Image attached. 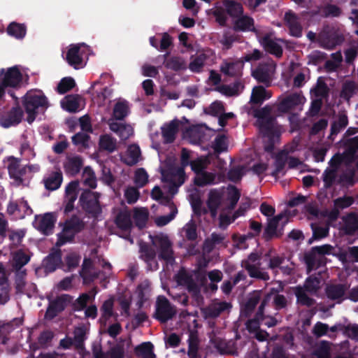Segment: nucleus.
I'll use <instances>...</instances> for the list:
<instances>
[{
	"mask_svg": "<svg viewBox=\"0 0 358 358\" xmlns=\"http://www.w3.org/2000/svg\"><path fill=\"white\" fill-rule=\"evenodd\" d=\"M240 192L234 186H229L226 190L212 189L208 194L207 206L211 216L215 218L220 211L219 226L226 228L236 217L241 215L237 212L233 217L228 214V211L234 208L240 198Z\"/></svg>",
	"mask_w": 358,
	"mask_h": 358,
	"instance_id": "nucleus-1",
	"label": "nucleus"
},
{
	"mask_svg": "<svg viewBox=\"0 0 358 358\" xmlns=\"http://www.w3.org/2000/svg\"><path fill=\"white\" fill-rule=\"evenodd\" d=\"M22 105L27 114V121L29 124L34 121L38 113L49 106L47 98L40 90L28 91L22 97Z\"/></svg>",
	"mask_w": 358,
	"mask_h": 358,
	"instance_id": "nucleus-2",
	"label": "nucleus"
},
{
	"mask_svg": "<svg viewBox=\"0 0 358 358\" xmlns=\"http://www.w3.org/2000/svg\"><path fill=\"white\" fill-rule=\"evenodd\" d=\"M271 108L266 106L255 111V116L257 118V124L260 132L268 139L277 138L279 135V129L275 120L270 117Z\"/></svg>",
	"mask_w": 358,
	"mask_h": 358,
	"instance_id": "nucleus-3",
	"label": "nucleus"
},
{
	"mask_svg": "<svg viewBox=\"0 0 358 358\" xmlns=\"http://www.w3.org/2000/svg\"><path fill=\"white\" fill-rule=\"evenodd\" d=\"M22 81V73L17 66H13L0 70V83L8 89V93L15 100L17 98L10 89L20 87Z\"/></svg>",
	"mask_w": 358,
	"mask_h": 358,
	"instance_id": "nucleus-4",
	"label": "nucleus"
},
{
	"mask_svg": "<svg viewBox=\"0 0 358 358\" xmlns=\"http://www.w3.org/2000/svg\"><path fill=\"white\" fill-rule=\"evenodd\" d=\"M161 173L164 181L169 182L173 186H180L185 181L182 168L176 166L171 159L161 166Z\"/></svg>",
	"mask_w": 358,
	"mask_h": 358,
	"instance_id": "nucleus-5",
	"label": "nucleus"
},
{
	"mask_svg": "<svg viewBox=\"0 0 358 358\" xmlns=\"http://www.w3.org/2000/svg\"><path fill=\"white\" fill-rule=\"evenodd\" d=\"M87 47L84 43L71 45L66 55L68 63L75 69L83 68L85 65Z\"/></svg>",
	"mask_w": 358,
	"mask_h": 358,
	"instance_id": "nucleus-6",
	"label": "nucleus"
},
{
	"mask_svg": "<svg viewBox=\"0 0 358 358\" xmlns=\"http://www.w3.org/2000/svg\"><path fill=\"white\" fill-rule=\"evenodd\" d=\"M83 227V224L77 217H73L70 220L65 222L62 231L57 235V241L56 245L57 246L70 242L74 235L78 232Z\"/></svg>",
	"mask_w": 358,
	"mask_h": 358,
	"instance_id": "nucleus-7",
	"label": "nucleus"
},
{
	"mask_svg": "<svg viewBox=\"0 0 358 358\" xmlns=\"http://www.w3.org/2000/svg\"><path fill=\"white\" fill-rule=\"evenodd\" d=\"M332 250L333 247L330 245H324L313 248L312 252L306 256L308 271L310 272L318 266L324 264L323 255L331 254Z\"/></svg>",
	"mask_w": 358,
	"mask_h": 358,
	"instance_id": "nucleus-8",
	"label": "nucleus"
},
{
	"mask_svg": "<svg viewBox=\"0 0 358 358\" xmlns=\"http://www.w3.org/2000/svg\"><path fill=\"white\" fill-rule=\"evenodd\" d=\"M176 280L178 285L185 287L194 296H197L200 292L201 287L204 285L203 278H197V282H195L189 273L184 271H180L176 275Z\"/></svg>",
	"mask_w": 358,
	"mask_h": 358,
	"instance_id": "nucleus-9",
	"label": "nucleus"
},
{
	"mask_svg": "<svg viewBox=\"0 0 358 358\" xmlns=\"http://www.w3.org/2000/svg\"><path fill=\"white\" fill-rule=\"evenodd\" d=\"M98 199L99 194L97 193L85 191L80 196V202L86 212L96 215L101 212Z\"/></svg>",
	"mask_w": 358,
	"mask_h": 358,
	"instance_id": "nucleus-10",
	"label": "nucleus"
},
{
	"mask_svg": "<svg viewBox=\"0 0 358 358\" xmlns=\"http://www.w3.org/2000/svg\"><path fill=\"white\" fill-rule=\"evenodd\" d=\"M23 115L24 113L20 107L0 112V125L4 128L16 126L21 122Z\"/></svg>",
	"mask_w": 358,
	"mask_h": 358,
	"instance_id": "nucleus-11",
	"label": "nucleus"
},
{
	"mask_svg": "<svg viewBox=\"0 0 358 358\" xmlns=\"http://www.w3.org/2000/svg\"><path fill=\"white\" fill-rule=\"evenodd\" d=\"M259 257L257 254L252 253L247 260L242 262V266L249 273L252 278H257L264 280H268V275L259 268Z\"/></svg>",
	"mask_w": 358,
	"mask_h": 358,
	"instance_id": "nucleus-12",
	"label": "nucleus"
},
{
	"mask_svg": "<svg viewBox=\"0 0 358 358\" xmlns=\"http://www.w3.org/2000/svg\"><path fill=\"white\" fill-rule=\"evenodd\" d=\"M3 165L8 169L11 178L17 185L22 181V176L26 173V168L22 166L17 158L8 157L3 159Z\"/></svg>",
	"mask_w": 358,
	"mask_h": 358,
	"instance_id": "nucleus-13",
	"label": "nucleus"
},
{
	"mask_svg": "<svg viewBox=\"0 0 358 358\" xmlns=\"http://www.w3.org/2000/svg\"><path fill=\"white\" fill-rule=\"evenodd\" d=\"M152 244L159 248V257L166 262H171L173 260V251L171 244L167 236L164 234L157 235L154 237L150 236Z\"/></svg>",
	"mask_w": 358,
	"mask_h": 358,
	"instance_id": "nucleus-14",
	"label": "nucleus"
},
{
	"mask_svg": "<svg viewBox=\"0 0 358 358\" xmlns=\"http://www.w3.org/2000/svg\"><path fill=\"white\" fill-rule=\"evenodd\" d=\"M176 313L174 308L164 296H159L157 300L155 317L162 322L171 319Z\"/></svg>",
	"mask_w": 358,
	"mask_h": 358,
	"instance_id": "nucleus-15",
	"label": "nucleus"
},
{
	"mask_svg": "<svg viewBox=\"0 0 358 358\" xmlns=\"http://www.w3.org/2000/svg\"><path fill=\"white\" fill-rule=\"evenodd\" d=\"M56 216L54 213H48L43 215L36 216L34 227L44 234H48L52 230Z\"/></svg>",
	"mask_w": 358,
	"mask_h": 358,
	"instance_id": "nucleus-16",
	"label": "nucleus"
},
{
	"mask_svg": "<svg viewBox=\"0 0 358 358\" xmlns=\"http://www.w3.org/2000/svg\"><path fill=\"white\" fill-rule=\"evenodd\" d=\"M306 99L300 94H292L285 98L279 105V110L288 112L294 109H300L305 103Z\"/></svg>",
	"mask_w": 358,
	"mask_h": 358,
	"instance_id": "nucleus-17",
	"label": "nucleus"
},
{
	"mask_svg": "<svg viewBox=\"0 0 358 358\" xmlns=\"http://www.w3.org/2000/svg\"><path fill=\"white\" fill-rule=\"evenodd\" d=\"M288 222V216L286 212L281 213L278 215L269 220L265 229L267 237H271L277 234L278 229H281Z\"/></svg>",
	"mask_w": 358,
	"mask_h": 358,
	"instance_id": "nucleus-18",
	"label": "nucleus"
},
{
	"mask_svg": "<svg viewBox=\"0 0 358 358\" xmlns=\"http://www.w3.org/2000/svg\"><path fill=\"white\" fill-rule=\"evenodd\" d=\"M208 131L202 125L193 126L185 131L184 138L192 144H197L205 139L206 133Z\"/></svg>",
	"mask_w": 358,
	"mask_h": 358,
	"instance_id": "nucleus-19",
	"label": "nucleus"
},
{
	"mask_svg": "<svg viewBox=\"0 0 358 358\" xmlns=\"http://www.w3.org/2000/svg\"><path fill=\"white\" fill-rule=\"evenodd\" d=\"M83 165V159L80 157L75 155H71L65 159L63 166L66 173L75 176L80 170Z\"/></svg>",
	"mask_w": 358,
	"mask_h": 358,
	"instance_id": "nucleus-20",
	"label": "nucleus"
},
{
	"mask_svg": "<svg viewBox=\"0 0 358 358\" xmlns=\"http://www.w3.org/2000/svg\"><path fill=\"white\" fill-rule=\"evenodd\" d=\"M110 129L115 132L122 140H127L134 134L131 126L123 123L117 122L115 120L111 119L108 121Z\"/></svg>",
	"mask_w": 358,
	"mask_h": 358,
	"instance_id": "nucleus-21",
	"label": "nucleus"
},
{
	"mask_svg": "<svg viewBox=\"0 0 358 358\" xmlns=\"http://www.w3.org/2000/svg\"><path fill=\"white\" fill-rule=\"evenodd\" d=\"M258 37L260 43L266 51L278 57L282 55V49L281 45L279 43L280 40L274 39L270 35L266 36L263 38H260L259 36H258Z\"/></svg>",
	"mask_w": 358,
	"mask_h": 358,
	"instance_id": "nucleus-22",
	"label": "nucleus"
},
{
	"mask_svg": "<svg viewBox=\"0 0 358 358\" xmlns=\"http://www.w3.org/2000/svg\"><path fill=\"white\" fill-rule=\"evenodd\" d=\"M275 66L272 62L260 65L253 73L255 79L259 82L268 83L273 76Z\"/></svg>",
	"mask_w": 358,
	"mask_h": 358,
	"instance_id": "nucleus-23",
	"label": "nucleus"
},
{
	"mask_svg": "<svg viewBox=\"0 0 358 358\" xmlns=\"http://www.w3.org/2000/svg\"><path fill=\"white\" fill-rule=\"evenodd\" d=\"M83 103V100L78 95L67 96L61 101L62 108L71 113L78 111Z\"/></svg>",
	"mask_w": 358,
	"mask_h": 358,
	"instance_id": "nucleus-24",
	"label": "nucleus"
},
{
	"mask_svg": "<svg viewBox=\"0 0 358 358\" xmlns=\"http://www.w3.org/2000/svg\"><path fill=\"white\" fill-rule=\"evenodd\" d=\"M122 161L127 165L132 166L141 159L140 148L136 145H131L126 152L121 156Z\"/></svg>",
	"mask_w": 358,
	"mask_h": 358,
	"instance_id": "nucleus-25",
	"label": "nucleus"
},
{
	"mask_svg": "<svg viewBox=\"0 0 358 358\" xmlns=\"http://www.w3.org/2000/svg\"><path fill=\"white\" fill-rule=\"evenodd\" d=\"M285 263V259L282 257L275 255L269 257L268 259V268L273 270L274 272L277 271V269L281 271L282 273L289 274L292 270L294 268L293 265H283Z\"/></svg>",
	"mask_w": 358,
	"mask_h": 358,
	"instance_id": "nucleus-26",
	"label": "nucleus"
},
{
	"mask_svg": "<svg viewBox=\"0 0 358 358\" xmlns=\"http://www.w3.org/2000/svg\"><path fill=\"white\" fill-rule=\"evenodd\" d=\"M179 125L180 122L173 120L162 127V136L166 143L173 141L176 134L178 131Z\"/></svg>",
	"mask_w": 358,
	"mask_h": 358,
	"instance_id": "nucleus-27",
	"label": "nucleus"
},
{
	"mask_svg": "<svg viewBox=\"0 0 358 358\" xmlns=\"http://www.w3.org/2000/svg\"><path fill=\"white\" fill-rule=\"evenodd\" d=\"M285 20L292 36L299 37L301 36V26L298 17L292 12L285 13Z\"/></svg>",
	"mask_w": 358,
	"mask_h": 358,
	"instance_id": "nucleus-28",
	"label": "nucleus"
},
{
	"mask_svg": "<svg viewBox=\"0 0 358 358\" xmlns=\"http://www.w3.org/2000/svg\"><path fill=\"white\" fill-rule=\"evenodd\" d=\"M66 303V299L64 296H59L55 301H50V305L46 311L45 317L50 319L54 317L58 312L64 309Z\"/></svg>",
	"mask_w": 358,
	"mask_h": 358,
	"instance_id": "nucleus-29",
	"label": "nucleus"
},
{
	"mask_svg": "<svg viewBox=\"0 0 358 358\" xmlns=\"http://www.w3.org/2000/svg\"><path fill=\"white\" fill-rule=\"evenodd\" d=\"M80 274L85 283H88L96 278H102L99 273H97L94 271L92 262L89 259H84Z\"/></svg>",
	"mask_w": 358,
	"mask_h": 358,
	"instance_id": "nucleus-30",
	"label": "nucleus"
},
{
	"mask_svg": "<svg viewBox=\"0 0 358 358\" xmlns=\"http://www.w3.org/2000/svg\"><path fill=\"white\" fill-rule=\"evenodd\" d=\"M61 263L62 259L60 252L57 251L50 254L46 259H45L43 265L45 271L52 272L61 265Z\"/></svg>",
	"mask_w": 358,
	"mask_h": 358,
	"instance_id": "nucleus-31",
	"label": "nucleus"
},
{
	"mask_svg": "<svg viewBox=\"0 0 358 358\" xmlns=\"http://www.w3.org/2000/svg\"><path fill=\"white\" fill-rule=\"evenodd\" d=\"M234 29L243 31H255L254 20L247 15L239 16L234 21Z\"/></svg>",
	"mask_w": 358,
	"mask_h": 358,
	"instance_id": "nucleus-32",
	"label": "nucleus"
},
{
	"mask_svg": "<svg viewBox=\"0 0 358 358\" xmlns=\"http://www.w3.org/2000/svg\"><path fill=\"white\" fill-rule=\"evenodd\" d=\"M62 180L60 171L53 172L44 180L45 187L49 190H56L60 187Z\"/></svg>",
	"mask_w": 358,
	"mask_h": 358,
	"instance_id": "nucleus-33",
	"label": "nucleus"
},
{
	"mask_svg": "<svg viewBox=\"0 0 358 358\" xmlns=\"http://www.w3.org/2000/svg\"><path fill=\"white\" fill-rule=\"evenodd\" d=\"M243 63L242 61L235 62H224L221 66V71L227 76H236L239 74L243 69Z\"/></svg>",
	"mask_w": 358,
	"mask_h": 358,
	"instance_id": "nucleus-34",
	"label": "nucleus"
},
{
	"mask_svg": "<svg viewBox=\"0 0 358 358\" xmlns=\"http://www.w3.org/2000/svg\"><path fill=\"white\" fill-rule=\"evenodd\" d=\"M210 54V51H203L199 52L189 63V69L192 72H199L203 68L205 62Z\"/></svg>",
	"mask_w": 358,
	"mask_h": 358,
	"instance_id": "nucleus-35",
	"label": "nucleus"
},
{
	"mask_svg": "<svg viewBox=\"0 0 358 358\" xmlns=\"http://www.w3.org/2000/svg\"><path fill=\"white\" fill-rule=\"evenodd\" d=\"M271 97V92L266 91L263 87H255L252 90L250 102L253 103H261L264 100Z\"/></svg>",
	"mask_w": 358,
	"mask_h": 358,
	"instance_id": "nucleus-36",
	"label": "nucleus"
},
{
	"mask_svg": "<svg viewBox=\"0 0 358 358\" xmlns=\"http://www.w3.org/2000/svg\"><path fill=\"white\" fill-rule=\"evenodd\" d=\"M129 112V104L126 101L119 100L115 104L113 115L115 120H122Z\"/></svg>",
	"mask_w": 358,
	"mask_h": 358,
	"instance_id": "nucleus-37",
	"label": "nucleus"
},
{
	"mask_svg": "<svg viewBox=\"0 0 358 358\" xmlns=\"http://www.w3.org/2000/svg\"><path fill=\"white\" fill-rule=\"evenodd\" d=\"M326 292L329 299L338 300L340 302L345 294V287L341 285H329L327 287Z\"/></svg>",
	"mask_w": 358,
	"mask_h": 358,
	"instance_id": "nucleus-38",
	"label": "nucleus"
},
{
	"mask_svg": "<svg viewBox=\"0 0 358 358\" xmlns=\"http://www.w3.org/2000/svg\"><path fill=\"white\" fill-rule=\"evenodd\" d=\"M231 307L227 302L215 301L210 304L206 310V313L210 317H217L219 314Z\"/></svg>",
	"mask_w": 358,
	"mask_h": 358,
	"instance_id": "nucleus-39",
	"label": "nucleus"
},
{
	"mask_svg": "<svg viewBox=\"0 0 358 358\" xmlns=\"http://www.w3.org/2000/svg\"><path fill=\"white\" fill-rule=\"evenodd\" d=\"M216 176L213 173L202 171L196 174L194 182L197 185L203 186L215 183Z\"/></svg>",
	"mask_w": 358,
	"mask_h": 358,
	"instance_id": "nucleus-40",
	"label": "nucleus"
},
{
	"mask_svg": "<svg viewBox=\"0 0 358 358\" xmlns=\"http://www.w3.org/2000/svg\"><path fill=\"white\" fill-rule=\"evenodd\" d=\"M80 191V183L77 180L71 181L65 187V199L76 201Z\"/></svg>",
	"mask_w": 358,
	"mask_h": 358,
	"instance_id": "nucleus-41",
	"label": "nucleus"
},
{
	"mask_svg": "<svg viewBox=\"0 0 358 358\" xmlns=\"http://www.w3.org/2000/svg\"><path fill=\"white\" fill-rule=\"evenodd\" d=\"M135 352L138 356H141L143 358H155V355L153 353V345L149 342L138 345L135 348Z\"/></svg>",
	"mask_w": 358,
	"mask_h": 358,
	"instance_id": "nucleus-42",
	"label": "nucleus"
},
{
	"mask_svg": "<svg viewBox=\"0 0 358 358\" xmlns=\"http://www.w3.org/2000/svg\"><path fill=\"white\" fill-rule=\"evenodd\" d=\"M113 300L110 299L104 301L101 308V315L99 321L101 323H106L107 320L113 315Z\"/></svg>",
	"mask_w": 358,
	"mask_h": 358,
	"instance_id": "nucleus-43",
	"label": "nucleus"
},
{
	"mask_svg": "<svg viewBox=\"0 0 358 358\" xmlns=\"http://www.w3.org/2000/svg\"><path fill=\"white\" fill-rule=\"evenodd\" d=\"M134 219L136 224L139 228H143L148 217V211L145 208H135L134 210Z\"/></svg>",
	"mask_w": 358,
	"mask_h": 358,
	"instance_id": "nucleus-44",
	"label": "nucleus"
},
{
	"mask_svg": "<svg viewBox=\"0 0 358 358\" xmlns=\"http://www.w3.org/2000/svg\"><path fill=\"white\" fill-rule=\"evenodd\" d=\"M116 224L122 230L127 231L129 229L132 225L131 215L127 211L120 213L116 218Z\"/></svg>",
	"mask_w": 358,
	"mask_h": 358,
	"instance_id": "nucleus-45",
	"label": "nucleus"
},
{
	"mask_svg": "<svg viewBox=\"0 0 358 358\" xmlns=\"http://www.w3.org/2000/svg\"><path fill=\"white\" fill-rule=\"evenodd\" d=\"M228 145L227 137L225 135H219L215 138L213 143V148L215 153L219 154L227 151Z\"/></svg>",
	"mask_w": 358,
	"mask_h": 358,
	"instance_id": "nucleus-46",
	"label": "nucleus"
},
{
	"mask_svg": "<svg viewBox=\"0 0 358 358\" xmlns=\"http://www.w3.org/2000/svg\"><path fill=\"white\" fill-rule=\"evenodd\" d=\"M155 252L152 249L141 248V257L148 264L151 269H157L158 264L155 260Z\"/></svg>",
	"mask_w": 358,
	"mask_h": 358,
	"instance_id": "nucleus-47",
	"label": "nucleus"
},
{
	"mask_svg": "<svg viewBox=\"0 0 358 358\" xmlns=\"http://www.w3.org/2000/svg\"><path fill=\"white\" fill-rule=\"evenodd\" d=\"M99 146L101 149L112 152L116 149V140L109 135L101 136Z\"/></svg>",
	"mask_w": 358,
	"mask_h": 358,
	"instance_id": "nucleus-48",
	"label": "nucleus"
},
{
	"mask_svg": "<svg viewBox=\"0 0 358 358\" xmlns=\"http://www.w3.org/2000/svg\"><path fill=\"white\" fill-rule=\"evenodd\" d=\"M8 34L16 38H22L26 34V29L24 25L15 22L10 23L7 29Z\"/></svg>",
	"mask_w": 358,
	"mask_h": 358,
	"instance_id": "nucleus-49",
	"label": "nucleus"
},
{
	"mask_svg": "<svg viewBox=\"0 0 358 358\" xmlns=\"http://www.w3.org/2000/svg\"><path fill=\"white\" fill-rule=\"evenodd\" d=\"M168 206L171 210L170 213L168 215H163L157 217L155 222L157 226L162 227L167 224L172 220H173L176 215L177 214L178 210L173 203L169 204Z\"/></svg>",
	"mask_w": 358,
	"mask_h": 358,
	"instance_id": "nucleus-50",
	"label": "nucleus"
},
{
	"mask_svg": "<svg viewBox=\"0 0 358 358\" xmlns=\"http://www.w3.org/2000/svg\"><path fill=\"white\" fill-rule=\"evenodd\" d=\"M165 66L175 71L185 69L187 67L186 62L182 58L178 57H172L166 61Z\"/></svg>",
	"mask_w": 358,
	"mask_h": 358,
	"instance_id": "nucleus-51",
	"label": "nucleus"
},
{
	"mask_svg": "<svg viewBox=\"0 0 358 358\" xmlns=\"http://www.w3.org/2000/svg\"><path fill=\"white\" fill-rule=\"evenodd\" d=\"M83 180L85 185L91 188H95L96 186V177L94 171L90 167L85 168L83 173Z\"/></svg>",
	"mask_w": 358,
	"mask_h": 358,
	"instance_id": "nucleus-52",
	"label": "nucleus"
},
{
	"mask_svg": "<svg viewBox=\"0 0 358 358\" xmlns=\"http://www.w3.org/2000/svg\"><path fill=\"white\" fill-rule=\"evenodd\" d=\"M209 164V160L207 157H199L190 163L192 171L196 174L202 172Z\"/></svg>",
	"mask_w": 358,
	"mask_h": 358,
	"instance_id": "nucleus-53",
	"label": "nucleus"
},
{
	"mask_svg": "<svg viewBox=\"0 0 358 358\" xmlns=\"http://www.w3.org/2000/svg\"><path fill=\"white\" fill-rule=\"evenodd\" d=\"M148 181V175L143 168L138 169L134 174V182L139 187H143Z\"/></svg>",
	"mask_w": 358,
	"mask_h": 358,
	"instance_id": "nucleus-54",
	"label": "nucleus"
},
{
	"mask_svg": "<svg viewBox=\"0 0 358 358\" xmlns=\"http://www.w3.org/2000/svg\"><path fill=\"white\" fill-rule=\"evenodd\" d=\"M29 257L22 251H18L13 255V264L16 268H21L28 263Z\"/></svg>",
	"mask_w": 358,
	"mask_h": 358,
	"instance_id": "nucleus-55",
	"label": "nucleus"
},
{
	"mask_svg": "<svg viewBox=\"0 0 358 358\" xmlns=\"http://www.w3.org/2000/svg\"><path fill=\"white\" fill-rule=\"evenodd\" d=\"M259 301V294L258 293H254L250 296L245 304L244 308L242 310V313L248 315L254 309Z\"/></svg>",
	"mask_w": 358,
	"mask_h": 358,
	"instance_id": "nucleus-56",
	"label": "nucleus"
},
{
	"mask_svg": "<svg viewBox=\"0 0 358 358\" xmlns=\"http://www.w3.org/2000/svg\"><path fill=\"white\" fill-rule=\"evenodd\" d=\"M226 9L227 13L234 17H238L243 13L242 6L234 1H229L226 3Z\"/></svg>",
	"mask_w": 358,
	"mask_h": 358,
	"instance_id": "nucleus-57",
	"label": "nucleus"
},
{
	"mask_svg": "<svg viewBox=\"0 0 358 358\" xmlns=\"http://www.w3.org/2000/svg\"><path fill=\"white\" fill-rule=\"evenodd\" d=\"M75 85V81L71 78H63L58 85L57 90L60 94H64Z\"/></svg>",
	"mask_w": 358,
	"mask_h": 358,
	"instance_id": "nucleus-58",
	"label": "nucleus"
},
{
	"mask_svg": "<svg viewBox=\"0 0 358 358\" xmlns=\"http://www.w3.org/2000/svg\"><path fill=\"white\" fill-rule=\"evenodd\" d=\"M151 194L154 199L159 201L162 204L169 205L172 203L171 198L169 196H164L158 187H155L153 188Z\"/></svg>",
	"mask_w": 358,
	"mask_h": 358,
	"instance_id": "nucleus-59",
	"label": "nucleus"
},
{
	"mask_svg": "<svg viewBox=\"0 0 358 358\" xmlns=\"http://www.w3.org/2000/svg\"><path fill=\"white\" fill-rule=\"evenodd\" d=\"M87 327L84 325L79 326L75 329L74 331V343L77 345H80L81 343L84 341Z\"/></svg>",
	"mask_w": 358,
	"mask_h": 358,
	"instance_id": "nucleus-60",
	"label": "nucleus"
},
{
	"mask_svg": "<svg viewBox=\"0 0 358 358\" xmlns=\"http://www.w3.org/2000/svg\"><path fill=\"white\" fill-rule=\"evenodd\" d=\"M354 202L351 196L340 197L334 201V206L336 210L343 209L350 206Z\"/></svg>",
	"mask_w": 358,
	"mask_h": 358,
	"instance_id": "nucleus-61",
	"label": "nucleus"
},
{
	"mask_svg": "<svg viewBox=\"0 0 358 358\" xmlns=\"http://www.w3.org/2000/svg\"><path fill=\"white\" fill-rule=\"evenodd\" d=\"M185 236L189 240H194L196 238V230L195 223L190 220L183 227Z\"/></svg>",
	"mask_w": 358,
	"mask_h": 358,
	"instance_id": "nucleus-62",
	"label": "nucleus"
},
{
	"mask_svg": "<svg viewBox=\"0 0 358 358\" xmlns=\"http://www.w3.org/2000/svg\"><path fill=\"white\" fill-rule=\"evenodd\" d=\"M295 294L299 303L307 306L312 304V299L307 296L303 289L301 287L296 288Z\"/></svg>",
	"mask_w": 358,
	"mask_h": 358,
	"instance_id": "nucleus-63",
	"label": "nucleus"
},
{
	"mask_svg": "<svg viewBox=\"0 0 358 358\" xmlns=\"http://www.w3.org/2000/svg\"><path fill=\"white\" fill-rule=\"evenodd\" d=\"M346 228L349 233L358 229V215L351 214L347 217Z\"/></svg>",
	"mask_w": 358,
	"mask_h": 358,
	"instance_id": "nucleus-64",
	"label": "nucleus"
}]
</instances>
